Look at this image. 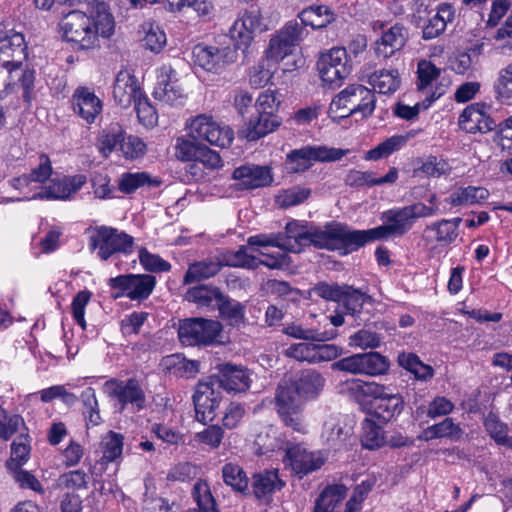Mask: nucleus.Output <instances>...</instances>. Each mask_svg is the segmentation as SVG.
I'll return each mask as SVG.
<instances>
[{"mask_svg":"<svg viewBox=\"0 0 512 512\" xmlns=\"http://www.w3.org/2000/svg\"><path fill=\"white\" fill-rule=\"evenodd\" d=\"M489 196V191L484 187H460L453 191L446 199L452 206L472 205L486 200Z\"/></svg>","mask_w":512,"mask_h":512,"instance_id":"44","label":"nucleus"},{"mask_svg":"<svg viewBox=\"0 0 512 512\" xmlns=\"http://www.w3.org/2000/svg\"><path fill=\"white\" fill-rule=\"evenodd\" d=\"M304 398L289 382L280 383L275 394V408L282 423L293 431L304 434L303 422Z\"/></svg>","mask_w":512,"mask_h":512,"instance_id":"3","label":"nucleus"},{"mask_svg":"<svg viewBox=\"0 0 512 512\" xmlns=\"http://www.w3.org/2000/svg\"><path fill=\"white\" fill-rule=\"evenodd\" d=\"M316 344L309 342H300L290 345L285 355L300 362L315 364Z\"/></svg>","mask_w":512,"mask_h":512,"instance_id":"61","label":"nucleus"},{"mask_svg":"<svg viewBox=\"0 0 512 512\" xmlns=\"http://www.w3.org/2000/svg\"><path fill=\"white\" fill-rule=\"evenodd\" d=\"M216 307L219 310L220 316L226 320L229 325L234 326L244 322L245 305L239 301L231 299L222 293Z\"/></svg>","mask_w":512,"mask_h":512,"instance_id":"48","label":"nucleus"},{"mask_svg":"<svg viewBox=\"0 0 512 512\" xmlns=\"http://www.w3.org/2000/svg\"><path fill=\"white\" fill-rule=\"evenodd\" d=\"M80 399L83 405V414L86 418L87 425H99L102 419L95 390L92 387L86 388L81 393Z\"/></svg>","mask_w":512,"mask_h":512,"instance_id":"55","label":"nucleus"},{"mask_svg":"<svg viewBox=\"0 0 512 512\" xmlns=\"http://www.w3.org/2000/svg\"><path fill=\"white\" fill-rule=\"evenodd\" d=\"M284 486L285 482L280 479L277 470H265L253 475L250 495L259 503L268 506L273 501V494Z\"/></svg>","mask_w":512,"mask_h":512,"instance_id":"24","label":"nucleus"},{"mask_svg":"<svg viewBox=\"0 0 512 512\" xmlns=\"http://www.w3.org/2000/svg\"><path fill=\"white\" fill-rule=\"evenodd\" d=\"M403 408V397L391 392L385 397L373 400L370 415L381 423H387L400 415Z\"/></svg>","mask_w":512,"mask_h":512,"instance_id":"31","label":"nucleus"},{"mask_svg":"<svg viewBox=\"0 0 512 512\" xmlns=\"http://www.w3.org/2000/svg\"><path fill=\"white\" fill-rule=\"evenodd\" d=\"M376 480L374 478H367L358 484L353 491L352 496L346 503V507L350 510L360 512L362 509V502L367 498L368 494L375 486Z\"/></svg>","mask_w":512,"mask_h":512,"instance_id":"62","label":"nucleus"},{"mask_svg":"<svg viewBox=\"0 0 512 512\" xmlns=\"http://www.w3.org/2000/svg\"><path fill=\"white\" fill-rule=\"evenodd\" d=\"M281 118L278 115H264L257 113L251 118L245 129L241 131L243 136L249 141H256L261 137L275 131L281 125Z\"/></svg>","mask_w":512,"mask_h":512,"instance_id":"33","label":"nucleus"},{"mask_svg":"<svg viewBox=\"0 0 512 512\" xmlns=\"http://www.w3.org/2000/svg\"><path fill=\"white\" fill-rule=\"evenodd\" d=\"M286 457L292 471L302 478L318 469L325 463V459L318 451H308L303 445L296 444L287 448Z\"/></svg>","mask_w":512,"mask_h":512,"instance_id":"21","label":"nucleus"},{"mask_svg":"<svg viewBox=\"0 0 512 512\" xmlns=\"http://www.w3.org/2000/svg\"><path fill=\"white\" fill-rule=\"evenodd\" d=\"M135 111L139 122L149 128L157 124L158 115L147 97L142 95L135 103Z\"/></svg>","mask_w":512,"mask_h":512,"instance_id":"63","label":"nucleus"},{"mask_svg":"<svg viewBox=\"0 0 512 512\" xmlns=\"http://www.w3.org/2000/svg\"><path fill=\"white\" fill-rule=\"evenodd\" d=\"M222 267L223 263L218 257L191 263L183 277V283L187 285L214 277Z\"/></svg>","mask_w":512,"mask_h":512,"instance_id":"34","label":"nucleus"},{"mask_svg":"<svg viewBox=\"0 0 512 512\" xmlns=\"http://www.w3.org/2000/svg\"><path fill=\"white\" fill-rule=\"evenodd\" d=\"M445 93V86L440 84L437 85L432 93H428L421 103H417L414 106L405 105L403 103H397L394 109V114L405 120H413L420 112V109H428L431 104L439 99Z\"/></svg>","mask_w":512,"mask_h":512,"instance_id":"42","label":"nucleus"},{"mask_svg":"<svg viewBox=\"0 0 512 512\" xmlns=\"http://www.w3.org/2000/svg\"><path fill=\"white\" fill-rule=\"evenodd\" d=\"M407 40L408 30L402 24L396 23L376 41L375 52L379 57H391L405 46Z\"/></svg>","mask_w":512,"mask_h":512,"instance_id":"30","label":"nucleus"},{"mask_svg":"<svg viewBox=\"0 0 512 512\" xmlns=\"http://www.w3.org/2000/svg\"><path fill=\"white\" fill-rule=\"evenodd\" d=\"M407 135H393L366 153V160H379L400 150L408 141Z\"/></svg>","mask_w":512,"mask_h":512,"instance_id":"51","label":"nucleus"},{"mask_svg":"<svg viewBox=\"0 0 512 512\" xmlns=\"http://www.w3.org/2000/svg\"><path fill=\"white\" fill-rule=\"evenodd\" d=\"M415 163L417 166L414 168V176L425 175L427 177L439 178L447 175L451 171L449 163L433 155H429L425 159L418 158Z\"/></svg>","mask_w":512,"mask_h":512,"instance_id":"43","label":"nucleus"},{"mask_svg":"<svg viewBox=\"0 0 512 512\" xmlns=\"http://www.w3.org/2000/svg\"><path fill=\"white\" fill-rule=\"evenodd\" d=\"M376 97L372 90L361 84H352L338 93L329 107L332 119H343L357 113L368 118L375 110Z\"/></svg>","mask_w":512,"mask_h":512,"instance_id":"2","label":"nucleus"},{"mask_svg":"<svg viewBox=\"0 0 512 512\" xmlns=\"http://www.w3.org/2000/svg\"><path fill=\"white\" fill-rule=\"evenodd\" d=\"M134 239L125 232L108 226H98L89 237V248L97 250L102 261H107L116 253L130 254L133 251Z\"/></svg>","mask_w":512,"mask_h":512,"instance_id":"6","label":"nucleus"},{"mask_svg":"<svg viewBox=\"0 0 512 512\" xmlns=\"http://www.w3.org/2000/svg\"><path fill=\"white\" fill-rule=\"evenodd\" d=\"M495 99L505 105H512V63L502 68L493 85Z\"/></svg>","mask_w":512,"mask_h":512,"instance_id":"50","label":"nucleus"},{"mask_svg":"<svg viewBox=\"0 0 512 512\" xmlns=\"http://www.w3.org/2000/svg\"><path fill=\"white\" fill-rule=\"evenodd\" d=\"M30 446L26 443V440L19 437L14 440L11 445V457L6 462V466L9 470H17L29 459Z\"/></svg>","mask_w":512,"mask_h":512,"instance_id":"59","label":"nucleus"},{"mask_svg":"<svg viewBox=\"0 0 512 512\" xmlns=\"http://www.w3.org/2000/svg\"><path fill=\"white\" fill-rule=\"evenodd\" d=\"M317 69L322 81L330 88L338 87L350 74L351 65L344 47H334L320 56Z\"/></svg>","mask_w":512,"mask_h":512,"instance_id":"13","label":"nucleus"},{"mask_svg":"<svg viewBox=\"0 0 512 512\" xmlns=\"http://www.w3.org/2000/svg\"><path fill=\"white\" fill-rule=\"evenodd\" d=\"M223 326L219 321L204 318H187L180 322L178 337L186 346L221 344Z\"/></svg>","mask_w":512,"mask_h":512,"instance_id":"4","label":"nucleus"},{"mask_svg":"<svg viewBox=\"0 0 512 512\" xmlns=\"http://www.w3.org/2000/svg\"><path fill=\"white\" fill-rule=\"evenodd\" d=\"M161 184V180L151 178L146 172L124 173L118 180V189L124 194H132L138 188L143 186L157 187Z\"/></svg>","mask_w":512,"mask_h":512,"instance_id":"47","label":"nucleus"},{"mask_svg":"<svg viewBox=\"0 0 512 512\" xmlns=\"http://www.w3.org/2000/svg\"><path fill=\"white\" fill-rule=\"evenodd\" d=\"M441 74V69L436 67L431 61L420 60L417 64V88L420 92L432 93V83L436 81Z\"/></svg>","mask_w":512,"mask_h":512,"instance_id":"53","label":"nucleus"},{"mask_svg":"<svg viewBox=\"0 0 512 512\" xmlns=\"http://www.w3.org/2000/svg\"><path fill=\"white\" fill-rule=\"evenodd\" d=\"M74 112L91 124L102 111V101L87 87H78L72 96Z\"/></svg>","mask_w":512,"mask_h":512,"instance_id":"28","label":"nucleus"},{"mask_svg":"<svg viewBox=\"0 0 512 512\" xmlns=\"http://www.w3.org/2000/svg\"><path fill=\"white\" fill-rule=\"evenodd\" d=\"M193 61L208 72L218 73L226 65L236 62L235 49L228 46H214L199 43L194 46Z\"/></svg>","mask_w":512,"mask_h":512,"instance_id":"17","label":"nucleus"},{"mask_svg":"<svg viewBox=\"0 0 512 512\" xmlns=\"http://www.w3.org/2000/svg\"><path fill=\"white\" fill-rule=\"evenodd\" d=\"M217 373L210 376L218 388L227 393L237 394L249 390L252 372L242 365L230 362L218 364Z\"/></svg>","mask_w":512,"mask_h":512,"instance_id":"16","label":"nucleus"},{"mask_svg":"<svg viewBox=\"0 0 512 512\" xmlns=\"http://www.w3.org/2000/svg\"><path fill=\"white\" fill-rule=\"evenodd\" d=\"M108 285L114 299L127 297L131 301L142 302L152 294L156 278L150 274L130 273L110 278Z\"/></svg>","mask_w":512,"mask_h":512,"instance_id":"8","label":"nucleus"},{"mask_svg":"<svg viewBox=\"0 0 512 512\" xmlns=\"http://www.w3.org/2000/svg\"><path fill=\"white\" fill-rule=\"evenodd\" d=\"M140 264L146 271L167 272L171 269V264L163 260L160 256L150 253L146 248L139 250Z\"/></svg>","mask_w":512,"mask_h":512,"instance_id":"64","label":"nucleus"},{"mask_svg":"<svg viewBox=\"0 0 512 512\" xmlns=\"http://www.w3.org/2000/svg\"><path fill=\"white\" fill-rule=\"evenodd\" d=\"M104 387L111 398L117 399L123 410L128 404L142 410L146 406V394L143 381L133 377L127 380L112 378Z\"/></svg>","mask_w":512,"mask_h":512,"instance_id":"14","label":"nucleus"},{"mask_svg":"<svg viewBox=\"0 0 512 512\" xmlns=\"http://www.w3.org/2000/svg\"><path fill=\"white\" fill-rule=\"evenodd\" d=\"M389 367V359L384 355L373 351L353 354L351 356L344 357L331 365V368L334 371L369 376L384 375L388 372Z\"/></svg>","mask_w":512,"mask_h":512,"instance_id":"9","label":"nucleus"},{"mask_svg":"<svg viewBox=\"0 0 512 512\" xmlns=\"http://www.w3.org/2000/svg\"><path fill=\"white\" fill-rule=\"evenodd\" d=\"M374 419L373 417L365 418L362 423L361 443L364 448L370 450L378 449L385 443L384 431Z\"/></svg>","mask_w":512,"mask_h":512,"instance_id":"52","label":"nucleus"},{"mask_svg":"<svg viewBox=\"0 0 512 512\" xmlns=\"http://www.w3.org/2000/svg\"><path fill=\"white\" fill-rule=\"evenodd\" d=\"M384 224L367 229L353 230L347 224L329 222L323 228L322 249L339 251L347 255L364 247L367 243L400 237L393 222L383 221Z\"/></svg>","mask_w":512,"mask_h":512,"instance_id":"1","label":"nucleus"},{"mask_svg":"<svg viewBox=\"0 0 512 512\" xmlns=\"http://www.w3.org/2000/svg\"><path fill=\"white\" fill-rule=\"evenodd\" d=\"M454 17L455 10L451 4L438 5L436 13L429 17L422 27V38L432 40L439 37L445 31L447 23L452 22Z\"/></svg>","mask_w":512,"mask_h":512,"instance_id":"32","label":"nucleus"},{"mask_svg":"<svg viewBox=\"0 0 512 512\" xmlns=\"http://www.w3.org/2000/svg\"><path fill=\"white\" fill-rule=\"evenodd\" d=\"M304 29L296 20L288 22L270 39L266 50L267 59L279 62L289 54L302 40Z\"/></svg>","mask_w":512,"mask_h":512,"instance_id":"18","label":"nucleus"},{"mask_svg":"<svg viewBox=\"0 0 512 512\" xmlns=\"http://www.w3.org/2000/svg\"><path fill=\"white\" fill-rule=\"evenodd\" d=\"M24 36L14 31L0 32V63L8 66H24L27 58Z\"/></svg>","mask_w":512,"mask_h":512,"instance_id":"22","label":"nucleus"},{"mask_svg":"<svg viewBox=\"0 0 512 512\" xmlns=\"http://www.w3.org/2000/svg\"><path fill=\"white\" fill-rule=\"evenodd\" d=\"M427 202L430 205H426L423 202H415L404 207L386 210L381 214V220L393 222L399 236L402 237L411 230L419 218L432 217L438 214L439 205L437 195L435 193L429 195Z\"/></svg>","mask_w":512,"mask_h":512,"instance_id":"5","label":"nucleus"},{"mask_svg":"<svg viewBox=\"0 0 512 512\" xmlns=\"http://www.w3.org/2000/svg\"><path fill=\"white\" fill-rule=\"evenodd\" d=\"M347 152L348 150L328 148L324 145H306L290 151L286 156V162L291 173H300L308 170L315 161H338L344 157Z\"/></svg>","mask_w":512,"mask_h":512,"instance_id":"10","label":"nucleus"},{"mask_svg":"<svg viewBox=\"0 0 512 512\" xmlns=\"http://www.w3.org/2000/svg\"><path fill=\"white\" fill-rule=\"evenodd\" d=\"M491 106L485 103L468 105L460 114L459 127L466 133H487L497 127V122L491 117Z\"/></svg>","mask_w":512,"mask_h":512,"instance_id":"20","label":"nucleus"},{"mask_svg":"<svg viewBox=\"0 0 512 512\" xmlns=\"http://www.w3.org/2000/svg\"><path fill=\"white\" fill-rule=\"evenodd\" d=\"M400 76L396 69H381L369 76V83L380 94L394 93L400 86Z\"/></svg>","mask_w":512,"mask_h":512,"instance_id":"46","label":"nucleus"},{"mask_svg":"<svg viewBox=\"0 0 512 512\" xmlns=\"http://www.w3.org/2000/svg\"><path fill=\"white\" fill-rule=\"evenodd\" d=\"M222 479L227 486L243 496L250 495L249 478L244 469L235 463H226L222 467Z\"/></svg>","mask_w":512,"mask_h":512,"instance_id":"38","label":"nucleus"},{"mask_svg":"<svg viewBox=\"0 0 512 512\" xmlns=\"http://www.w3.org/2000/svg\"><path fill=\"white\" fill-rule=\"evenodd\" d=\"M192 398L197 421L204 424L212 422L222 400L221 389L208 377L198 382Z\"/></svg>","mask_w":512,"mask_h":512,"instance_id":"15","label":"nucleus"},{"mask_svg":"<svg viewBox=\"0 0 512 512\" xmlns=\"http://www.w3.org/2000/svg\"><path fill=\"white\" fill-rule=\"evenodd\" d=\"M347 491L342 484L327 486L317 497L313 512H334L346 498Z\"/></svg>","mask_w":512,"mask_h":512,"instance_id":"37","label":"nucleus"},{"mask_svg":"<svg viewBox=\"0 0 512 512\" xmlns=\"http://www.w3.org/2000/svg\"><path fill=\"white\" fill-rule=\"evenodd\" d=\"M123 130L118 124L111 125L99 140V151L105 157L111 154L117 147L121 149Z\"/></svg>","mask_w":512,"mask_h":512,"instance_id":"57","label":"nucleus"},{"mask_svg":"<svg viewBox=\"0 0 512 512\" xmlns=\"http://www.w3.org/2000/svg\"><path fill=\"white\" fill-rule=\"evenodd\" d=\"M124 437L120 433L109 431L103 439V459L113 462L122 455Z\"/></svg>","mask_w":512,"mask_h":512,"instance_id":"58","label":"nucleus"},{"mask_svg":"<svg viewBox=\"0 0 512 512\" xmlns=\"http://www.w3.org/2000/svg\"><path fill=\"white\" fill-rule=\"evenodd\" d=\"M53 172L52 164L47 154H40L38 165L29 174H24L13 181L19 185H28L30 182L44 183Z\"/></svg>","mask_w":512,"mask_h":512,"instance_id":"54","label":"nucleus"},{"mask_svg":"<svg viewBox=\"0 0 512 512\" xmlns=\"http://www.w3.org/2000/svg\"><path fill=\"white\" fill-rule=\"evenodd\" d=\"M463 435L459 424L454 423L452 418H445L442 422L427 427L421 436L425 441L437 438H448L458 441Z\"/></svg>","mask_w":512,"mask_h":512,"instance_id":"41","label":"nucleus"},{"mask_svg":"<svg viewBox=\"0 0 512 512\" xmlns=\"http://www.w3.org/2000/svg\"><path fill=\"white\" fill-rule=\"evenodd\" d=\"M192 497L197 504V510L188 512H219L214 496L206 480L198 479L192 488Z\"/></svg>","mask_w":512,"mask_h":512,"instance_id":"49","label":"nucleus"},{"mask_svg":"<svg viewBox=\"0 0 512 512\" xmlns=\"http://www.w3.org/2000/svg\"><path fill=\"white\" fill-rule=\"evenodd\" d=\"M142 95L137 78L128 70L119 71L113 86V98L117 105L126 109Z\"/></svg>","mask_w":512,"mask_h":512,"instance_id":"25","label":"nucleus"},{"mask_svg":"<svg viewBox=\"0 0 512 512\" xmlns=\"http://www.w3.org/2000/svg\"><path fill=\"white\" fill-rule=\"evenodd\" d=\"M35 70L25 66H8L0 63V99L21 87L25 103L30 104L36 97Z\"/></svg>","mask_w":512,"mask_h":512,"instance_id":"11","label":"nucleus"},{"mask_svg":"<svg viewBox=\"0 0 512 512\" xmlns=\"http://www.w3.org/2000/svg\"><path fill=\"white\" fill-rule=\"evenodd\" d=\"M239 189H256L272 183L271 170L267 166L243 165L236 168L232 175Z\"/></svg>","mask_w":512,"mask_h":512,"instance_id":"27","label":"nucleus"},{"mask_svg":"<svg viewBox=\"0 0 512 512\" xmlns=\"http://www.w3.org/2000/svg\"><path fill=\"white\" fill-rule=\"evenodd\" d=\"M190 133L194 139L205 140L221 148L229 147L234 139V132L230 127L221 126L205 115L192 120Z\"/></svg>","mask_w":512,"mask_h":512,"instance_id":"19","label":"nucleus"},{"mask_svg":"<svg viewBox=\"0 0 512 512\" xmlns=\"http://www.w3.org/2000/svg\"><path fill=\"white\" fill-rule=\"evenodd\" d=\"M281 237L280 242L282 250L292 253H300L307 246L313 245L318 249H322L320 244L323 239V229L317 227H308L306 221L293 220L286 224L285 232L278 233Z\"/></svg>","mask_w":512,"mask_h":512,"instance_id":"12","label":"nucleus"},{"mask_svg":"<svg viewBox=\"0 0 512 512\" xmlns=\"http://www.w3.org/2000/svg\"><path fill=\"white\" fill-rule=\"evenodd\" d=\"M153 96L156 100L167 104L176 105L182 103L183 89L176 79V73L172 68L163 67L157 76Z\"/></svg>","mask_w":512,"mask_h":512,"instance_id":"23","label":"nucleus"},{"mask_svg":"<svg viewBox=\"0 0 512 512\" xmlns=\"http://www.w3.org/2000/svg\"><path fill=\"white\" fill-rule=\"evenodd\" d=\"M87 178L83 174L64 177L62 180L51 181L35 195V198L47 200H68L79 191L86 183Z\"/></svg>","mask_w":512,"mask_h":512,"instance_id":"26","label":"nucleus"},{"mask_svg":"<svg viewBox=\"0 0 512 512\" xmlns=\"http://www.w3.org/2000/svg\"><path fill=\"white\" fill-rule=\"evenodd\" d=\"M290 383L304 400H313L323 391L326 380L319 371L304 369Z\"/></svg>","mask_w":512,"mask_h":512,"instance_id":"29","label":"nucleus"},{"mask_svg":"<svg viewBox=\"0 0 512 512\" xmlns=\"http://www.w3.org/2000/svg\"><path fill=\"white\" fill-rule=\"evenodd\" d=\"M484 427L490 437L495 440L499 445L505 446L509 443L510 436L508 435L509 428L507 424L500 421L499 417L490 412L485 417Z\"/></svg>","mask_w":512,"mask_h":512,"instance_id":"56","label":"nucleus"},{"mask_svg":"<svg viewBox=\"0 0 512 512\" xmlns=\"http://www.w3.org/2000/svg\"><path fill=\"white\" fill-rule=\"evenodd\" d=\"M282 333L295 339L313 342H326L336 338L338 335L337 330L334 328L319 331L317 329L303 328L295 322L285 324Z\"/></svg>","mask_w":512,"mask_h":512,"instance_id":"36","label":"nucleus"},{"mask_svg":"<svg viewBox=\"0 0 512 512\" xmlns=\"http://www.w3.org/2000/svg\"><path fill=\"white\" fill-rule=\"evenodd\" d=\"M349 436V429L339 421L329 419L324 423L321 438L327 447L339 450L345 445Z\"/></svg>","mask_w":512,"mask_h":512,"instance_id":"39","label":"nucleus"},{"mask_svg":"<svg viewBox=\"0 0 512 512\" xmlns=\"http://www.w3.org/2000/svg\"><path fill=\"white\" fill-rule=\"evenodd\" d=\"M450 227L445 219L435 221L425 227L423 239L428 244L438 243L441 246H448L457 239Z\"/></svg>","mask_w":512,"mask_h":512,"instance_id":"45","label":"nucleus"},{"mask_svg":"<svg viewBox=\"0 0 512 512\" xmlns=\"http://www.w3.org/2000/svg\"><path fill=\"white\" fill-rule=\"evenodd\" d=\"M369 298L365 293L360 290L354 289L351 286L345 285L343 295L339 303H342L346 311L355 314L360 312L363 304Z\"/></svg>","mask_w":512,"mask_h":512,"instance_id":"60","label":"nucleus"},{"mask_svg":"<svg viewBox=\"0 0 512 512\" xmlns=\"http://www.w3.org/2000/svg\"><path fill=\"white\" fill-rule=\"evenodd\" d=\"M222 292L216 286L197 285L189 288L185 293V299L188 302L197 304L199 307L214 308Z\"/></svg>","mask_w":512,"mask_h":512,"instance_id":"40","label":"nucleus"},{"mask_svg":"<svg viewBox=\"0 0 512 512\" xmlns=\"http://www.w3.org/2000/svg\"><path fill=\"white\" fill-rule=\"evenodd\" d=\"M298 17L303 28L311 26L313 29L325 28L336 20V14L326 5H311L303 9Z\"/></svg>","mask_w":512,"mask_h":512,"instance_id":"35","label":"nucleus"},{"mask_svg":"<svg viewBox=\"0 0 512 512\" xmlns=\"http://www.w3.org/2000/svg\"><path fill=\"white\" fill-rule=\"evenodd\" d=\"M91 25L92 19L79 10L68 12L59 23L63 39L84 50L96 47L95 31L91 30Z\"/></svg>","mask_w":512,"mask_h":512,"instance_id":"7","label":"nucleus"}]
</instances>
